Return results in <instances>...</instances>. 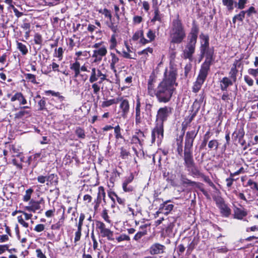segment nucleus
<instances>
[{"instance_id":"obj_1","label":"nucleus","mask_w":258,"mask_h":258,"mask_svg":"<svg viewBox=\"0 0 258 258\" xmlns=\"http://www.w3.org/2000/svg\"><path fill=\"white\" fill-rule=\"evenodd\" d=\"M176 76V72L173 69L164 73V78L156 88L155 96L159 102L167 103L170 100L175 90L174 86H177Z\"/></svg>"},{"instance_id":"obj_2","label":"nucleus","mask_w":258,"mask_h":258,"mask_svg":"<svg viewBox=\"0 0 258 258\" xmlns=\"http://www.w3.org/2000/svg\"><path fill=\"white\" fill-rule=\"evenodd\" d=\"M169 34L171 44H180L186 37L184 27L178 15L172 21Z\"/></svg>"},{"instance_id":"obj_3","label":"nucleus","mask_w":258,"mask_h":258,"mask_svg":"<svg viewBox=\"0 0 258 258\" xmlns=\"http://www.w3.org/2000/svg\"><path fill=\"white\" fill-rule=\"evenodd\" d=\"M198 131L195 130L187 132L185 135V145L184 149V164L185 166L194 163L192 148L193 142L197 135Z\"/></svg>"},{"instance_id":"obj_4","label":"nucleus","mask_w":258,"mask_h":258,"mask_svg":"<svg viewBox=\"0 0 258 258\" xmlns=\"http://www.w3.org/2000/svg\"><path fill=\"white\" fill-rule=\"evenodd\" d=\"M106 70L104 68L96 69L92 68L89 77V82L93 83L98 81V83L101 84L103 81L108 80L107 79Z\"/></svg>"},{"instance_id":"obj_5","label":"nucleus","mask_w":258,"mask_h":258,"mask_svg":"<svg viewBox=\"0 0 258 258\" xmlns=\"http://www.w3.org/2000/svg\"><path fill=\"white\" fill-rule=\"evenodd\" d=\"M92 47L94 49L93 50L92 57L94 58L93 62L95 63L100 62L102 58L105 56L107 53V47L103 44L102 42L95 43Z\"/></svg>"},{"instance_id":"obj_6","label":"nucleus","mask_w":258,"mask_h":258,"mask_svg":"<svg viewBox=\"0 0 258 258\" xmlns=\"http://www.w3.org/2000/svg\"><path fill=\"white\" fill-rule=\"evenodd\" d=\"M172 108L169 106L161 107L157 111L156 115V124L160 125L166 121L169 115L172 113Z\"/></svg>"},{"instance_id":"obj_7","label":"nucleus","mask_w":258,"mask_h":258,"mask_svg":"<svg viewBox=\"0 0 258 258\" xmlns=\"http://www.w3.org/2000/svg\"><path fill=\"white\" fill-rule=\"evenodd\" d=\"M119 102L118 114L120 117L125 119L130 112V105L127 99L123 97H118V103Z\"/></svg>"},{"instance_id":"obj_8","label":"nucleus","mask_w":258,"mask_h":258,"mask_svg":"<svg viewBox=\"0 0 258 258\" xmlns=\"http://www.w3.org/2000/svg\"><path fill=\"white\" fill-rule=\"evenodd\" d=\"M163 125H162V124H160V125L156 124L155 127L152 131V144L155 143L156 141L158 144L161 143V141L163 138Z\"/></svg>"},{"instance_id":"obj_9","label":"nucleus","mask_w":258,"mask_h":258,"mask_svg":"<svg viewBox=\"0 0 258 258\" xmlns=\"http://www.w3.org/2000/svg\"><path fill=\"white\" fill-rule=\"evenodd\" d=\"M18 109L19 111L15 114V119H23L31 116L32 112L30 106H20L19 108H14L13 110L16 111Z\"/></svg>"},{"instance_id":"obj_10","label":"nucleus","mask_w":258,"mask_h":258,"mask_svg":"<svg viewBox=\"0 0 258 258\" xmlns=\"http://www.w3.org/2000/svg\"><path fill=\"white\" fill-rule=\"evenodd\" d=\"M96 228L99 230L102 237H106L108 240H114L113 232L106 228L105 225L102 222L97 221L96 222Z\"/></svg>"},{"instance_id":"obj_11","label":"nucleus","mask_w":258,"mask_h":258,"mask_svg":"<svg viewBox=\"0 0 258 258\" xmlns=\"http://www.w3.org/2000/svg\"><path fill=\"white\" fill-rule=\"evenodd\" d=\"M217 207L220 210L221 213L225 217H228L230 214V209L224 203V201L221 197L215 199Z\"/></svg>"},{"instance_id":"obj_12","label":"nucleus","mask_w":258,"mask_h":258,"mask_svg":"<svg viewBox=\"0 0 258 258\" xmlns=\"http://www.w3.org/2000/svg\"><path fill=\"white\" fill-rule=\"evenodd\" d=\"M40 60L41 61V71L43 74L47 75L48 74V67L47 66V59L48 58V50L44 48L42 50L40 54Z\"/></svg>"},{"instance_id":"obj_13","label":"nucleus","mask_w":258,"mask_h":258,"mask_svg":"<svg viewBox=\"0 0 258 258\" xmlns=\"http://www.w3.org/2000/svg\"><path fill=\"white\" fill-rule=\"evenodd\" d=\"M7 97L10 98L11 102H15L18 101L20 106H23L27 103V100L24 95L22 92H17L14 95H12L11 94H8Z\"/></svg>"},{"instance_id":"obj_14","label":"nucleus","mask_w":258,"mask_h":258,"mask_svg":"<svg viewBox=\"0 0 258 258\" xmlns=\"http://www.w3.org/2000/svg\"><path fill=\"white\" fill-rule=\"evenodd\" d=\"M195 49L196 46L186 44L185 48L183 51L181 57L184 59H188L190 61H192Z\"/></svg>"},{"instance_id":"obj_15","label":"nucleus","mask_w":258,"mask_h":258,"mask_svg":"<svg viewBox=\"0 0 258 258\" xmlns=\"http://www.w3.org/2000/svg\"><path fill=\"white\" fill-rule=\"evenodd\" d=\"M124 43L126 47V50H123L122 52L121 53L120 51L116 49V52L119 54H121V55L124 58L128 59H135L136 55V54L134 53V55L133 56L132 54L133 53V52L132 50V47H130V46L128 45L126 41H124Z\"/></svg>"},{"instance_id":"obj_16","label":"nucleus","mask_w":258,"mask_h":258,"mask_svg":"<svg viewBox=\"0 0 258 258\" xmlns=\"http://www.w3.org/2000/svg\"><path fill=\"white\" fill-rule=\"evenodd\" d=\"M200 38L201 39V52H204L206 50L211 48L209 46V38L208 35L202 33L200 35Z\"/></svg>"},{"instance_id":"obj_17","label":"nucleus","mask_w":258,"mask_h":258,"mask_svg":"<svg viewBox=\"0 0 258 258\" xmlns=\"http://www.w3.org/2000/svg\"><path fill=\"white\" fill-rule=\"evenodd\" d=\"M201 53L202 57H203L204 56L206 57L204 63L211 65L212 62L214 60V48L211 47L209 49L206 50L204 52H201Z\"/></svg>"},{"instance_id":"obj_18","label":"nucleus","mask_w":258,"mask_h":258,"mask_svg":"<svg viewBox=\"0 0 258 258\" xmlns=\"http://www.w3.org/2000/svg\"><path fill=\"white\" fill-rule=\"evenodd\" d=\"M134 176L131 174L128 177H126L122 183V188L125 192H132L134 190V187L130 184L133 181Z\"/></svg>"},{"instance_id":"obj_19","label":"nucleus","mask_w":258,"mask_h":258,"mask_svg":"<svg viewBox=\"0 0 258 258\" xmlns=\"http://www.w3.org/2000/svg\"><path fill=\"white\" fill-rule=\"evenodd\" d=\"M165 247L164 245L156 243L152 245L149 249V252L151 254H158L162 253L164 251Z\"/></svg>"},{"instance_id":"obj_20","label":"nucleus","mask_w":258,"mask_h":258,"mask_svg":"<svg viewBox=\"0 0 258 258\" xmlns=\"http://www.w3.org/2000/svg\"><path fill=\"white\" fill-rule=\"evenodd\" d=\"M185 167L189 174L193 177H200L201 175V172L195 162L185 166Z\"/></svg>"},{"instance_id":"obj_21","label":"nucleus","mask_w":258,"mask_h":258,"mask_svg":"<svg viewBox=\"0 0 258 258\" xmlns=\"http://www.w3.org/2000/svg\"><path fill=\"white\" fill-rule=\"evenodd\" d=\"M210 66L211 64L203 63L201 66L200 73L197 78L205 81L210 70Z\"/></svg>"},{"instance_id":"obj_22","label":"nucleus","mask_w":258,"mask_h":258,"mask_svg":"<svg viewBox=\"0 0 258 258\" xmlns=\"http://www.w3.org/2000/svg\"><path fill=\"white\" fill-rule=\"evenodd\" d=\"M169 201H166L160 205L159 212L168 215L173 210L174 205L172 204H167Z\"/></svg>"},{"instance_id":"obj_23","label":"nucleus","mask_w":258,"mask_h":258,"mask_svg":"<svg viewBox=\"0 0 258 258\" xmlns=\"http://www.w3.org/2000/svg\"><path fill=\"white\" fill-rule=\"evenodd\" d=\"M132 39L134 41H137L140 39V42L143 44L148 43V39L144 37V32L142 30H138L133 36Z\"/></svg>"},{"instance_id":"obj_24","label":"nucleus","mask_w":258,"mask_h":258,"mask_svg":"<svg viewBox=\"0 0 258 258\" xmlns=\"http://www.w3.org/2000/svg\"><path fill=\"white\" fill-rule=\"evenodd\" d=\"M49 94H50L52 97L51 99V102L50 103L52 104L53 105H55L54 104L52 103L53 101L56 103H61L64 99V97L61 95L58 92L49 90Z\"/></svg>"},{"instance_id":"obj_25","label":"nucleus","mask_w":258,"mask_h":258,"mask_svg":"<svg viewBox=\"0 0 258 258\" xmlns=\"http://www.w3.org/2000/svg\"><path fill=\"white\" fill-rule=\"evenodd\" d=\"M247 215V211L244 209L235 208L234 210V216L236 219L242 220Z\"/></svg>"},{"instance_id":"obj_26","label":"nucleus","mask_w":258,"mask_h":258,"mask_svg":"<svg viewBox=\"0 0 258 258\" xmlns=\"http://www.w3.org/2000/svg\"><path fill=\"white\" fill-rule=\"evenodd\" d=\"M75 62L71 63L70 65V69L75 73V77H77L80 73V63L79 62V58H75Z\"/></svg>"},{"instance_id":"obj_27","label":"nucleus","mask_w":258,"mask_h":258,"mask_svg":"<svg viewBox=\"0 0 258 258\" xmlns=\"http://www.w3.org/2000/svg\"><path fill=\"white\" fill-rule=\"evenodd\" d=\"M153 48L151 47H148L141 51L138 52L139 55H142V56L141 58V60L145 63L147 58L149 56V53H152Z\"/></svg>"},{"instance_id":"obj_28","label":"nucleus","mask_w":258,"mask_h":258,"mask_svg":"<svg viewBox=\"0 0 258 258\" xmlns=\"http://www.w3.org/2000/svg\"><path fill=\"white\" fill-rule=\"evenodd\" d=\"M153 9V15L154 16L151 19V22L155 23L156 21H159L160 22L162 21V15L160 14L159 11V6L152 7Z\"/></svg>"},{"instance_id":"obj_29","label":"nucleus","mask_w":258,"mask_h":258,"mask_svg":"<svg viewBox=\"0 0 258 258\" xmlns=\"http://www.w3.org/2000/svg\"><path fill=\"white\" fill-rule=\"evenodd\" d=\"M233 81L227 77H224L220 82V87L222 91H226L229 86L233 84Z\"/></svg>"},{"instance_id":"obj_30","label":"nucleus","mask_w":258,"mask_h":258,"mask_svg":"<svg viewBox=\"0 0 258 258\" xmlns=\"http://www.w3.org/2000/svg\"><path fill=\"white\" fill-rule=\"evenodd\" d=\"M111 60L110 62V68L114 72H116V66L119 62V59L115 54L111 53Z\"/></svg>"},{"instance_id":"obj_31","label":"nucleus","mask_w":258,"mask_h":258,"mask_svg":"<svg viewBox=\"0 0 258 258\" xmlns=\"http://www.w3.org/2000/svg\"><path fill=\"white\" fill-rule=\"evenodd\" d=\"M222 2L223 5L230 12L233 10L235 4H236V2L234 0H222Z\"/></svg>"},{"instance_id":"obj_32","label":"nucleus","mask_w":258,"mask_h":258,"mask_svg":"<svg viewBox=\"0 0 258 258\" xmlns=\"http://www.w3.org/2000/svg\"><path fill=\"white\" fill-rule=\"evenodd\" d=\"M185 183L188 184L191 186H195L197 187H198L200 189L201 191L203 192V194L206 196L207 198H209V195H208L207 191H206L203 188L201 187V183L199 182H196L195 181H192L191 180L187 179L186 181L185 182Z\"/></svg>"},{"instance_id":"obj_33","label":"nucleus","mask_w":258,"mask_h":258,"mask_svg":"<svg viewBox=\"0 0 258 258\" xmlns=\"http://www.w3.org/2000/svg\"><path fill=\"white\" fill-rule=\"evenodd\" d=\"M148 93L151 96L156 95V89H154V81L153 79H150L148 82Z\"/></svg>"},{"instance_id":"obj_34","label":"nucleus","mask_w":258,"mask_h":258,"mask_svg":"<svg viewBox=\"0 0 258 258\" xmlns=\"http://www.w3.org/2000/svg\"><path fill=\"white\" fill-rule=\"evenodd\" d=\"M194 107H197V108L196 109V110L192 111V113H191L186 119L187 120V123H189L191 122V121L194 119L195 117L196 116L197 112H198V110L200 108V105L199 104L198 102L197 101H195L193 104Z\"/></svg>"},{"instance_id":"obj_35","label":"nucleus","mask_w":258,"mask_h":258,"mask_svg":"<svg viewBox=\"0 0 258 258\" xmlns=\"http://www.w3.org/2000/svg\"><path fill=\"white\" fill-rule=\"evenodd\" d=\"M48 156V150L47 149H42L40 153H36L34 155L35 158H40L41 161H45V158Z\"/></svg>"},{"instance_id":"obj_36","label":"nucleus","mask_w":258,"mask_h":258,"mask_svg":"<svg viewBox=\"0 0 258 258\" xmlns=\"http://www.w3.org/2000/svg\"><path fill=\"white\" fill-rule=\"evenodd\" d=\"M237 61L233 64V66L231 68L229 72V76L231 79L234 82L236 81V76L238 73V70L236 69Z\"/></svg>"},{"instance_id":"obj_37","label":"nucleus","mask_w":258,"mask_h":258,"mask_svg":"<svg viewBox=\"0 0 258 258\" xmlns=\"http://www.w3.org/2000/svg\"><path fill=\"white\" fill-rule=\"evenodd\" d=\"M17 48L21 52L22 55H25L28 52L26 45L21 42L17 41Z\"/></svg>"},{"instance_id":"obj_38","label":"nucleus","mask_w":258,"mask_h":258,"mask_svg":"<svg viewBox=\"0 0 258 258\" xmlns=\"http://www.w3.org/2000/svg\"><path fill=\"white\" fill-rule=\"evenodd\" d=\"M117 103L118 98L116 99L114 98L102 102L101 106L102 108H105L109 107L114 104H116Z\"/></svg>"},{"instance_id":"obj_39","label":"nucleus","mask_w":258,"mask_h":258,"mask_svg":"<svg viewBox=\"0 0 258 258\" xmlns=\"http://www.w3.org/2000/svg\"><path fill=\"white\" fill-rule=\"evenodd\" d=\"M63 52L64 49L62 47H59L58 49L56 48L53 53V56L58 58V60L60 61L62 59Z\"/></svg>"},{"instance_id":"obj_40","label":"nucleus","mask_w":258,"mask_h":258,"mask_svg":"<svg viewBox=\"0 0 258 258\" xmlns=\"http://www.w3.org/2000/svg\"><path fill=\"white\" fill-rule=\"evenodd\" d=\"M204 82V81L197 78L196 82L194 83L192 87L193 92L195 93L198 92L200 90Z\"/></svg>"},{"instance_id":"obj_41","label":"nucleus","mask_w":258,"mask_h":258,"mask_svg":"<svg viewBox=\"0 0 258 258\" xmlns=\"http://www.w3.org/2000/svg\"><path fill=\"white\" fill-rule=\"evenodd\" d=\"M75 132L79 139H84L86 138L85 132L83 128L80 127H77Z\"/></svg>"},{"instance_id":"obj_42","label":"nucleus","mask_w":258,"mask_h":258,"mask_svg":"<svg viewBox=\"0 0 258 258\" xmlns=\"http://www.w3.org/2000/svg\"><path fill=\"white\" fill-rule=\"evenodd\" d=\"M12 160V164L15 166L17 169L21 170L23 168V164H20V161L19 158L16 156H13Z\"/></svg>"},{"instance_id":"obj_43","label":"nucleus","mask_w":258,"mask_h":258,"mask_svg":"<svg viewBox=\"0 0 258 258\" xmlns=\"http://www.w3.org/2000/svg\"><path fill=\"white\" fill-rule=\"evenodd\" d=\"M10 150L12 153H13V156H17L18 154H20L22 152L20 151L19 148L15 145H10Z\"/></svg>"},{"instance_id":"obj_44","label":"nucleus","mask_w":258,"mask_h":258,"mask_svg":"<svg viewBox=\"0 0 258 258\" xmlns=\"http://www.w3.org/2000/svg\"><path fill=\"white\" fill-rule=\"evenodd\" d=\"M116 36V35L115 34H113L111 36V38L109 40L110 48L111 49L115 48L117 45Z\"/></svg>"},{"instance_id":"obj_45","label":"nucleus","mask_w":258,"mask_h":258,"mask_svg":"<svg viewBox=\"0 0 258 258\" xmlns=\"http://www.w3.org/2000/svg\"><path fill=\"white\" fill-rule=\"evenodd\" d=\"M197 37H198V36H197L189 34V36L188 37V42H187V44L196 46V44L197 40Z\"/></svg>"},{"instance_id":"obj_46","label":"nucleus","mask_w":258,"mask_h":258,"mask_svg":"<svg viewBox=\"0 0 258 258\" xmlns=\"http://www.w3.org/2000/svg\"><path fill=\"white\" fill-rule=\"evenodd\" d=\"M200 177H202L204 181L208 183V184L213 188L215 189H217L215 185L213 183V182L211 181L208 176H207L201 173V175H200Z\"/></svg>"},{"instance_id":"obj_47","label":"nucleus","mask_w":258,"mask_h":258,"mask_svg":"<svg viewBox=\"0 0 258 258\" xmlns=\"http://www.w3.org/2000/svg\"><path fill=\"white\" fill-rule=\"evenodd\" d=\"M219 142L217 140H212L209 141L208 143V147L210 149H214L217 150L218 148Z\"/></svg>"},{"instance_id":"obj_48","label":"nucleus","mask_w":258,"mask_h":258,"mask_svg":"<svg viewBox=\"0 0 258 258\" xmlns=\"http://www.w3.org/2000/svg\"><path fill=\"white\" fill-rule=\"evenodd\" d=\"M25 79L27 81L30 82L33 84H36V76L32 74H25Z\"/></svg>"},{"instance_id":"obj_49","label":"nucleus","mask_w":258,"mask_h":258,"mask_svg":"<svg viewBox=\"0 0 258 258\" xmlns=\"http://www.w3.org/2000/svg\"><path fill=\"white\" fill-rule=\"evenodd\" d=\"M147 37L149 39L148 43L154 41L156 38L155 31L149 29L147 33Z\"/></svg>"},{"instance_id":"obj_50","label":"nucleus","mask_w":258,"mask_h":258,"mask_svg":"<svg viewBox=\"0 0 258 258\" xmlns=\"http://www.w3.org/2000/svg\"><path fill=\"white\" fill-rule=\"evenodd\" d=\"M247 186H250V188L255 191H258V184L256 182L253 181L252 179H249L247 182Z\"/></svg>"},{"instance_id":"obj_51","label":"nucleus","mask_w":258,"mask_h":258,"mask_svg":"<svg viewBox=\"0 0 258 258\" xmlns=\"http://www.w3.org/2000/svg\"><path fill=\"white\" fill-rule=\"evenodd\" d=\"M33 192V190L31 188L27 189L25 192V195L23 197V201L24 202L29 201L31 199V195Z\"/></svg>"},{"instance_id":"obj_52","label":"nucleus","mask_w":258,"mask_h":258,"mask_svg":"<svg viewBox=\"0 0 258 258\" xmlns=\"http://www.w3.org/2000/svg\"><path fill=\"white\" fill-rule=\"evenodd\" d=\"M99 13H101L104 15L106 18H107L109 19L110 21L112 19V15L111 12L107 9H104L103 10H100L99 11Z\"/></svg>"},{"instance_id":"obj_53","label":"nucleus","mask_w":258,"mask_h":258,"mask_svg":"<svg viewBox=\"0 0 258 258\" xmlns=\"http://www.w3.org/2000/svg\"><path fill=\"white\" fill-rule=\"evenodd\" d=\"M39 110H45L47 111V108L45 107L46 100L44 97H43L38 102Z\"/></svg>"},{"instance_id":"obj_54","label":"nucleus","mask_w":258,"mask_h":258,"mask_svg":"<svg viewBox=\"0 0 258 258\" xmlns=\"http://www.w3.org/2000/svg\"><path fill=\"white\" fill-rule=\"evenodd\" d=\"M248 0H238L235 4V7H237V8L240 10H242L245 8V5L247 4Z\"/></svg>"},{"instance_id":"obj_55","label":"nucleus","mask_w":258,"mask_h":258,"mask_svg":"<svg viewBox=\"0 0 258 258\" xmlns=\"http://www.w3.org/2000/svg\"><path fill=\"white\" fill-rule=\"evenodd\" d=\"M30 205H31L34 211L36 212L37 210L40 209V203L38 202H35L33 200H31L29 202Z\"/></svg>"},{"instance_id":"obj_56","label":"nucleus","mask_w":258,"mask_h":258,"mask_svg":"<svg viewBox=\"0 0 258 258\" xmlns=\"http://www.w3.org/2000/svg\"><path fill=\"white\" fill-rule=\"evenodd\" d=\"M34 41L36 44L41 45L42 43V37L39 33H36L34 37Z\"/></svg>"},{"instance_id":"obj_57","label":"nucleus","mask_w":258,"mask_h":258,"mask_svg":"<svg viewBox=\"0 0 258 258\" xmlns=\"http://www.w3.org/2000/svg\"><path fill=\"white\" fill-rule=\"evenodd\" d=\"M116 240L118 242H120L122 241H129L130 240V237L126 234H122L117 237L116 238Z\"/></svg>"},{"instance_id":"obj_58","label":"nucleus","mask_w":258,"mask_h":258,"mask_svg":"<svg viewBox=\"0 0 258 258\" xmlns=\"http://www.w3.org/2000/svg\"><path fill=\"white\" fill-rule=\"evenodd\" d=\"M105 192L104 191V189L103 187L100 186L98 188V192L97 198H98V199L101 200L102 198H103L104 199L105 198Z\"/></svg>"},{"instance_id":"obj_59","label":"nucleus","mask_w":258,"mask_h":258,"mask_svg":"<svg viewBox=\"0 0 258 258\" xmlns=\"http://www.w3.org/2000/svg\"><path fill=\"white\" fill-rule=\"evenodd\" d=\"M144 122V116L143 115H140L136 116L135 122L136 124L138 126H140L141 124H143Z\"/></svg>"},{"instance_id":"obj_60","label":"nucleus","mask_w":258,"mask_h":258,"mask_svg":"<svg viewBox=\"0 0 258 258\" xmlns=\"http://www.w3.org/2000/svg\"><path fill=\"white\" fill-rule=\"evenodd\" d=\"M114 134H115V135L116 139H122V136H121V133H120V126L118 125L116 126L114 128Z\"/></svg>"},{"instance_id":"obj_61","label":"nucleus","mask_w":258,"mask_h":258,"mask_svg":"<svg viewBox=\"0 0 258 258\" xmlns=\"http://www.w3.org/2000/svg\"><path fill=\"white\" fill-rule=\"evenodd\" d=\"M17 219H18V221L19 224H20L21 225H22L23 227H24L25 228L28 227V226H29L28 223L24 221V219H23L22 216H21V215L18 216L17 217Z\"/></svg>"},{"instance_id":"obj_62","label":"nucleus","mask_w":258,"mask_h":258,"mask_svg":"<svg viewBox=\"0 0 258 258\" xmlns=\"http://www.w3.org/2000/svg\"><path fill=\"white\" fill-rule=\"evenodd\" d=\"M92 87L93 89L94 94L96 95L98 94L100 89V86L97 83L94 82L92 85Z\"/></svg>"},{"instance_id":"obj_63","label":"nucleus","mask_w":258,"mask_h":258,"mask_svg":"<svg viewBox=\"0 0 258 258\" xmlns=\"http://www.w3.org/2000/svg\"><path fill=\"white\" fill-rule=\"evenodd\" d=\"M244 12L248 17L251 16L252 14L256 13V11L253 7H250L247 10L244 11Z\"/></svg>"},{"instance_id":"obj_64","label":"nucleus","mask_w":258,"mask_h":258,"mask_svg":"<svg viewBox=\"0 0 258 258\" xmlns=\"http://www.w3.org/2000/svg\"><path fill=\"white\" fill-rule=\"evenodd\" d=\"M244 81L249 86H252L253 85V80L248 76H245L244 77Z\"/></svg>"}]
</instances>
